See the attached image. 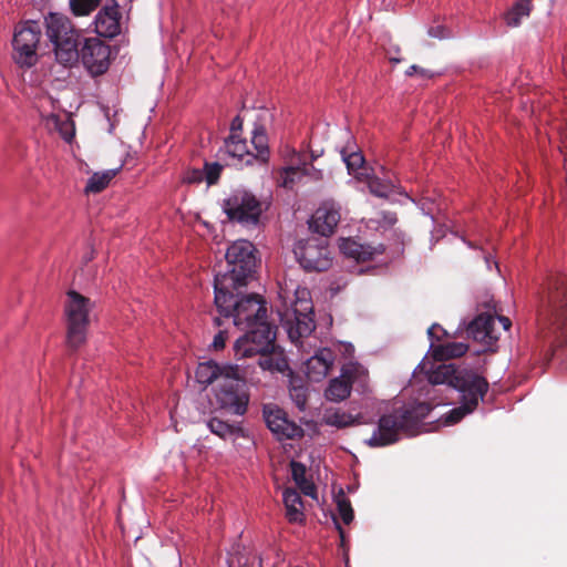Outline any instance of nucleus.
I'll use <instances>...</instances> for the list:
<instances>
[{
    "instance_id": "obj_7",
    "label": "nucleus",
    "mask_w": 567,
    "mask_h": 567,
    "mask_svg": "<svg viewBox=\"0 0 567 567\" xmlns=\"http://www.w3.org/2000/svg\"><path fill=\"white\" fill-rule=\"evenodd\" d=\"M313 306L306 289L297 291L292 307L281 316V322L292 342L308 337L316 329Z\"/></svg>"
},
{
    "instance_id": "obj_20",
    "label": "nucleus",
    "mask_w": 567,
    "mask_h": 567,
    "mask_svg": "<svg viewBox=\"0 0 567 567\" xmlns=\"http://www.w3.org/2000/svg\"><path fill=\"white\" fill-rule=\"evenodd\" d=\"M549 303L554 324L561 331L567 341V281L563 280L559 287L549 295Z\"/></svg>"
},
{
    "instance_id": "obj_37",
    "label": "nucleus",
    "mask_w": 567,
    "mask_h": 567,
    "mask_svg": "<svg viewBox=\"0 0 567 567\" xmlns=\"http://www.w3.org/2000/svg\"><path fill=\"white\" fill-rule=\"evenodd\" d=\"M289 394L291 400L296 403V405L303 410L307 404V388L303 384H296L295 382L291 383V386L289 389Z\"/></svg>"
},
{
    "instance_id": "obj_38",
    "label": "nucleus",
    "mask_w": 567,
    "mask_h": 567,
    "mask_svg": "<svg viewBox=\"0 0 567 567\" xmlns=\"http://www.w3.org/2000/svg\"><path fill=\"white\" fill-rule=\"evenodd\" d=\"M223 171V166L217 163H208L206 162L204 165V179L207 182L208 185H214L218 182L220 174Z\"/></svg>"
},
{
    "instance_id": "obj_4",
    "label": "nucleus",
    "mask_w": 567,
    "mask_h": 567,
    "mask_svg": "<svg viewBox=\"0 0 567 567\" xmlns=\"http://www.w3.org/2000/svg\"><path fill=\"white\" fill-rule=\"evenodd\" d=\"M45 33L54 47L59 63L72 65L79 60V34L69 18L60 13H50L44 19Z\"/></svg>"
},
{
    "instance_id": "obj_21",
    "label": "nucleus",
    "mask_w": 567,
    "mask_h": 567,
    "mask_svg": "<svg viewBox=\"0 0 567 567\" xmlns=\"http://www.w3.org/2000/svg\"><path fill=\"white\" fill-rule=\"evenodd\" d=\"M297 163H293L287 167H284L280 172V185L285 188H292V186L300 181L302 176L317 175L319 172L315 169L312 165L302 159L301 154H296Z\"/></svg>"
},
{
    "instance_id": "obj_26",
    "label": "nucleus",
    "mask_w": 567,
    "mask_h": 567,
    "mask_svg": "<svg viewBox=\"0 0 567 567\" xmlns=\"http://www.w3.org/2000/svg\"><path fill=\"white\" fill-rule=\"evenodd\" d=\"M460 367L455 364H439L434 370L427 372V381L431 384H447L449 386H453L454 377H456V372Z\"/></svg>"
},
{
    "instance_id": "obj_11",
    "label": "nucleus",
    "mask_w": 567,
    "mask_h": 567,
    "mask_svg": "<svg viewBox=\"0 0 567 567\" xmlns=\"http://www.w3.org/2000/svg\"><path fill=\"white\" fill-rule=\"evenodd\" d=\"M453 389L460 393V401H465L477 406L478 402L486 395L489 383L476 371L460 368L454 377Z\"/></svg>"
},
{
    "instance_id": "obj_40",
    "label": "nucleus",
    "mask_w": 567,
    "mask_h": 567,
    "mask_svg": "<svg viewBox=\"0 0 567 567\" xmlns=\"http://www.w3.org/2000/svg\"><path fill=\"white\" fill-rule=\"evenodd\" d=\"M290 467H291V476L296 484L307 477L306 476L307 468L302 463L291 461Z\"/></svg>"
},
{
    "instance_id": "obj_18",
    "label": "nucleus",
    "mask_w": 567,
    "mask_h": 567,
    "mask_svg": "<svg viewBox=\"0 0 567 567\" xmlns=\"http://www.w3.org/2000/svg\"><path fill=\"white\" fill-rule=\"evenodd\" d=\"M357 371L358 369L353 365L344 367L339 378L330 380L324 391L326 399L332 402H340L350 396Z\"/></svg>"
},
{
    "instance_id": "obj_19",
    "label": "nucleus",
    "mask_w": 567,
    "mask_h": 567,
    "mask_svg": "<svg viewBox=\"0 0 567 567\" xmlns=\"http://www.w3.org/2000/svg\"><path fill=\"white\" fill-rule=\"evenodd\" d=\"M336 360L331 349H319L315 355L306 362V373L311 381L319 382L327 377Z\"/></svg>"
},
{
    "instance_id": "obj_13",
    "label": "nucleus",
    "mask_w": 567,
    "mask_h": 567,
    "mask_svg": "<svg viewBox=\"0 0 567 567\" xmlns=\"http://www.w3.org/2000/svg\"><path fill=\"white\" fill-rule=\"evenodd\" d=\"M262 414L267 427L277 435L278 440H292L302 435V429L289 421L286 412L277 405H265Z\"/></svg>"
},
{
    "instance_id": "obj_42",
    "label": "nucleus",
    "mask_w": 567,
    "mask_h": 567,
    "mask_svg": "<svg viewBox=\"0 0 567 567\" xmlns=\"http://www.w3.org/2000/svg\"><path fill=\"white\" fill-rule=\"evenodd\" d=\"M228 338V332L226 329H219V331L215 334L212 347L214 350L218 351L225 348L226 340Z\"/></svg>"
},
{
    "instance_id": "obj_12",
    "label": "nucleus",
    "mask_w": 567,
    "mask_h": 567,
    "mask_svg": "<svg viewBox=\"0 0 567 567\" xmlns=\"http://www.w3.org/2000/svg\"><path fill=\"white\" fill-rule=\"evenodd\" d=\"M79 58L93 76L102 75L110 66L111 48L100 39L90 38L79 50Z\"/></svg>"
},
{
    "instance_id": "obj_39",
    "label": "nucleus",
    "mask_w": 567,
    "mask_h": 567,
    "mask_svg": "<svg viewBox=\"0 0 567 567\" xmlns=\"http://www.w3.org/2000/svg\"><path fill=\"white\" fill-rule=\"evenodd\" d=\"M343 161L350 174L355 173L364 164V157L360 152H352L350 154L343 153Z\"/></svg>"
},
{
    "instance_id": "obj_32",
    "label": "nucleus",
    "mask_w": 567,
    "mask_h": 567,
    "mask_svg": "<svg viewBox=\"0 0 567 567\" xmlns=\"http://www.w3.org/2000/svg\"><path fill=\"white\" fill-rule=\"evenodd\" d=\"M370 192L381 198L389 197L394 192V185L389 181L373 177L368 183Z\"/></svg>"
},
{
    "instance_id": "obj_52",
    "label": "nucleus",
    "mask_w": 567,
    "mask_h": 567,
    "mask_svg": "<svg viewBox=\"0 0 567 567\" xmlns=\"http://www.w3.org/2000/svg\"><path fill=\"white\" fill-rule=\"evenodd\" d=\"M439 327H440L439 324H433L432 327L429 328L427 333H429L430 338H433L434 329H436Z\"/></svg>"
},
{
    "instance_id": "obj_22",
    "label": "nucleus",
    "mask_w": 567,
    "mask_h": 567,
    "mask_svg": "<svg viewBox=\"0 0 567 567\" xmlns=\"http://www.w3.org/2000/svg\"><path fill=\"white\" fill-rule=\"evenodd\" d=\"M401 415H404L408 426L414 435L421 422L432 411V405L427 402H417L408 408L398 409Z\"/></svg>"
},
{
    "instance_id": "obj_47",
    "label": "nucleus",
    "mask_w": 567,
    "mask_h": 567,
    "mask_svg": "<svg viewBox=\"0 0 567 567\" xmlns=\"http://www.w3.org/2000/svg\"><path fill=\"white\" fill-rule=\"evenodd\" d=\"M382 221L388 226H393L398 221L396 214L392 212H383Z\"/></svg>"
},
{
    "instance_id": "obj_27",
    "label": "nucleus",
    "mask_w": 567,
    "mask_h": 567,
    "mask_svg": "<svg viewBox=\"0 0 567 567\" xmlns=\"http://www.w3.org/2000/svg\"><path fill=\"white\" fill-rule=\"evenodd\" d=\"M120 168L109 169L103 173H94L87 181L85 193H100L105 189L110 182L116 176Z\"/></svg>"
},
{
    "instance_id": "obj_33",
    "label": "nucleus",
    "mask_w": 567,
    "mask_h": 567,
    "mask_svg": "<svg viewBox=\"0 0 567 567\" xmlns=\"http://www.w3.org/2000/svg\"><path fill=\"white\" fill-rule=\"evenodd\" d=\"M477 406L475 405H472L465 401H460V405L452 409L446 417H445V423L447 424H455L457 422H460L465 415L472 413L473 411L476 410Z\"/></svg>"
},
{
    "instance_id": "obj_10",
    "label": "nucleus",
    "mask_w": 567,
    "mask_h": 567,
    "mask_svg": "<svg viewBox=\"0 0 567 567\" xmlns=\"http://www.w3.org/2000/svg\"><path fill=\"white\" fill-rule=\"evenodd\" d=\"M413 435L410 427L396 409L391 413L383 414L378 422V429L373 432L372 436L367 440L370 447H382L396 443L400 440V433Z\"/></svg>"
},
{
    "instance_id": "obj_46",
    "label": "nucleus",
    "mask_w": 567,
    "mask_h": 567,
    "mask_svg": "<svg viewBox=\"0 0 567 567\" xmlns=\"http://www.w3.org/2000/svg\"><path fill=\"white\" fill-rule=\"evenodd\" d=\"M415 73H419L421 74L422 76H425V78H430L433 75V73H431L429 70L426 69H423V68H420L419 65H411L408 70H406V74L408 75H413Z\"/></svg>"
},
{
    "instance_id": "obj_6",
    "label": "nucleus",
    "mask_w": 567,
    "mask_h": 567,
    "mask_svg": "<svg viewBox=\"0 0 567 567\" xmlns=\"http://www.w3.org/2000/svg\"><path fill=\"white\" fill-rule=\"evenodd\" d=\"M42 25L39 21L20 22L12 38V59L22 69L34 66L40 58Z\"/></svg>"
},
{
    "instance_id": "obj_34",
    "label": "nucleus",
    "mask_w": 567,
    "mask_h": 567,
    "mask_svg": "<svg viewBox=\"0 0 567 567\" xmlns=\"http://www.w3.org/2000/svg\"><path fill=\"white\" fill-rule=\"evenodd\" d=\"M101 0H70V7L75 16H89L100 6Z\"/></svg>"
},
{
    "instance_id": "obj_16",
    "label": "nucleus",
    "mask_w": 567,
    "mask_h": 567,
    "mask_svg": "<svg viewBox=\"0 0 567 567\" xmlns=\"http://www.w3.org/2000/svg\"><path fill=\"white\" fill-rule=\"evenodd\" d=\"M121 13L117 4L103 7L95 17V32L104 38H114L121 32Z\"/></svg>"
},
{
    "instance_id": "obj_15",
    "label": "nucleus",
    "mask_w": 567,
    "mask_h": 567,
    "mask_svg": "<svg viewBox=\"0 0 567 567\" xmlns=\"http://www.w3.org/2000/svg\"><path fill=\"white\" fill-rule=\"evenodd\" d=\"M239 364H218L214 361L199 363L195 375L198 383L209 385L215 381L219 383L228 375H237Z\"/></svg>"
},
{
    "instance_id": "obj_29",
    "label": "nucleus",
    "mask_w": 567,
    "mask_h": 567,
    "mask_svg": "<svg viewBox=\"0 0 567 567\" xmlns=\"http://www.w3.org/2000/svg\"><path fill=\"white\" fill-rule=\"evenodd\" d=\"M225 150L227 154L239 159L244 156H249L250 158L247 159V163H250L254 157L247 148V142L241 140L238 134H230L225 140Z\"/></svg>"
},
{
    "instance_id": "obj_31",
    "label": "nucleus",
    "mask_w": 567,
    "mask_h": 567,
    "mask_svg": "<svg viewBox=\"0 0 567 567\" xmlns=\"http://www.w3.org/2000/svg\"><path fill=\"white\" fill-rule=\"evenodd\" d=\"M342 252L350 257L355 259L357 261H368L372 259V252L367 250L363 245L354 241V240H346L340 246Z\"/></svg>"
},
{
    "instance_id": "obj_3",
    "label": "nucleus",
    "mask_w": 567,
    "mask_h": 567,
    "mask_svg": "<svg viewBox=\"0 0 567 567\" xmlns=\"http://www.w3.org/2000/svg\"><path fill=\"white\" fill-rule=\"evenodd\" d=\"M256 368V359L249 364L241 363L237 375H228L218 383L215 396L220 409L235 415L246 414L250 400L246 383L255 380Z\"/></svg>"
},
{
    "instance_id": "obj_48",
    "label": "nucleus",
    "mask_w": 567,
    "mask_h": 567,
    "mask_svg": "<svg viewBox=\"0 0 567 567\" xmlns=\"http://www.w3.org/2000/svg\"><path fill=\"white\" fill-rule=\"evenodd\" d=\"M243 128V118L237 115L233 118L230 123V134H238L239 131Z\"/></svg>"
},
{
    "instance_id": "obj_28",
    "label": "nucleus",
    "mask_w": 567,
    "mask_h": 567,
    "mask_svg": "<svg viewBox=\"0 0 567 567\" xmlns=\"http://www.w3.org/2000/svg\"><path fill=\"white\" fill-rule=\"evenodd\" d=\"M251 144L257 151L256 158L266 162L269 157L268 136L262 125H256L252 131Z\"/></svg>"
},
{
    "instance_id": "obj_45",
    "label": "nucleus",
    "mask_w": 567,
    "mask_h": 567,
    "mask_svg": "<svg viewBox=\"0 0 567 567\" xmlns=\"http://www.w3.org/2000/svg\"><path fill=\"white\" fill-rule=\"evenodd\" d=\"M429 35L432 38L444 39L449 37V31L443 25L432 27L429 29Z\"/></svg>"
},
{
    "instance_id": "obj_2",
    "label": "nucleus",
    "mask_w": 567,
    "mask_h": 567,
    "mask_svg": "<svg viewBox=\"0 0 567 567\" xmlns=\"http://www.w3.org/2000/svg\"><path fill=\"white\" fill-rule=\"evenodd\" d=\"M225 257L226 271L216 274L214 290L246 289L257 266L254 245L248 240L235 241L228 247Z\"/></svg>"
},
{
    "instance_id": "obj_5",
    "label": "nucleus",
    "mask_w": 567,
    "mask_h": 567,
    "mask_svg": "<svg viewBox=\"0 0 567 567\" xmlns=\"http://www.w3.org/2000/svg\"><path fill=\"white\" fill-rule=\"evenodd\" d=\"M91 309L92 302L89 298L74 290L68 292V300L64 306L66 344L72 350L79 349L86 341Z\"/></svg>"
},
{
    "instance_id": "obj_1",
    "label": "nucleus",
    "mask_w": 567,
    "mask_h": 567,
    "mask_svg": "<svg viewBox=\"0 0 567 567\" xmlns=\"http://www.w3.org/2000/svg\"><path fill=\"white\" fill-rule=\"evenodd\" d=\"M214 302L218 316L214 317L215 327L220 328L224 320L245 333L234 346L237 360L256 358L261 371L285 372L288 369L284 352L276 344L277 327L269 321L266 300L258 293H247L245 289H216Z\"/></svg>"
},
{
    "instance_id": "obj_35",
    "label": "nucleus",
    "mask_w": 567,
    "mask_h": 567,
    "mask_svg": "<svg viewBox=\"0 0 567 567\" xmlns=\"http://www.w3.org/2000/svg\"><path fill=\"white\" fill-rule=\"evenodd\" d=\"M326 423L342 429L355 424V420L351 414L336 411L326 415Z\"/></svg>"
},
{
    "instance_id": "obj_41",
    "label": "nucleus",
    "mask_w": 567,
    "mask_h": 567,
    "mask_svg": "<svg viewBox=\"0 0 567 567\" xmlns=\"http://www.w3.org/2000/svg\"><path fill=\"white\" fill-rule=\"evenodd\" d=\"M203 181H204V173L199 168L188 169L183 177V182L187 183V184H197Z\"/></svg>"
},
{
    "instance_id": "obj_49",
    "label": "nucleus",
    "mask_w": 567,
    "mask_h": 567,
    "mask_svg": "<svg viewBox=\"0 0 567 567\" xmlns=\"http://www.w3.org/2000/svg\"><path fill=\"white\" fill-rule=\"evenodd\" d=\"M61 134L65 141H71V138L74 136L73 128H71V125L68 123H63L62 127H60Z\"/></svg>"
},
{
    "instance_id": "obj_9",
    "label": "nucleus",
    "mask_w": 567,
    "mask_h": 567,
    "mask_svg": "<svg viewBox=\"0 0 567 567\" xmlns=\"http://www.w3.org/2000/svg\"><path fill=\"white\" fill-rule=\"evenodd\" d=\"M295 256L306 271H326L332 265L331 252L327 240L308 239L299 241L293 249Z\"/></svg>"
},
{
    "instance_id": "obj_43",
    "label": "nucleus",
    "mask_w": 567,
    "mask_h": 567,
    "mask_svg": "<svg viewBox=\"0 0 567 567\" xmlns=\"http://www.w3.org/2000/svg\"><path fill=\"white\" fill-rule=\"evenodd\" d=\"M297 486L300 488V491L307 495V496H316V486L315 484L308 480L307 477L297 483Z\"/></svg>"
},
{
    "instance_id": "obj_44",
    "label": "nucleus",
    "mask_w": 567,
    "mask_h": 567,
    "mask_svg": "<svg viewBox=\"0 0 567 567\" xmlns=\"http://www.w3.org/2000/svg\"><path fill=\"white\" fill-rule=\"evenodd\" d=\"M297 486L300 488V491L307 495V496H316V486L315 484L308 480L307 477L297 483Z\"/></svg>"
},
{
    "instance_id": "obj_17",
    "label": "nucleus",
    "mask_w": 567,
    "mask_h": 567,
    "mask_svg": "<svg viewBox=\"0 0 567 567\" xmlns=\"http://www.w3.org/2000/svg\"><path fill=\"white\" fill-rule=\"evenodd\" d=\"M494 322L495 318L492 315L481 313L468 323L466 332L475 341L491 347L498 340L495 334Z\"/></svg>"
},
{
    "instance_id": "obj_36",
    "label": "nucleus",
    "mask_w": 567,
    "mask_h": 567,
    "mask_svg": "<svg viewBox=\"0 0 567 567\" xmlns=\"http://www.w3.org/2000/svg\"><path fill=\"white\" fill-rule=\"evenodd\" d=\"M337 508L339 516L341 517L344 524H350L353 520V509L351 503L348 498L344 497L343 493L337 499Z\"/></svg>"
},
{
    "instance_id": "obj_25",
    "label": "nucleus",
    "mask_w": 567,
    "mask_h": 567,
    "mask_svg": "<svg viewBox=\"0 0 567 567\" xmlns=\"http://www.w3.org/2000/svg\"><path fill=\"white\" fill-rule=\"evenodd\" d=\"M468 346L463 342H446L433 348L432 355L436 361H445L464 355Z\"/></svg>"
},
{
    "instance_id": "obj_8",
    "label": "nucleus",
    "mask_w": 567,
    "mask_h": 567,
    "mask_svg": "<svg viewBox=\"0 0 567 567\" xmlns=\"http://www.w3.org/2000/svg\"><path fill=\"white\" fill-rule=\"evenodd\" d=\"M223 210L231 221L256 226L262 214V204L252 193L236 189L224 199Z\"/></svg>"
},
{
    "instance_id": "obj_50",
    "label": "nucleus",
    "mask_w": 567,
    "mask_h": 567,
    "mask_svg": "<svg viewBox=\"0 0 567 567\" xmlns=\"http://www.w3.org/2000/svg\"><path fill=\"white\" fill-rule=\"evenodd\" d=\"M498 320H499V322L503 324V327H504V329H505V330H508V329H509V327H511V324H512V323H511V320H509L507 317L499 316V317H498Z\"/></svg>"
},
{
    "instance_id": "obj_24",
    "label": "nucleus",
    "mask_w": 567,
    "mask_h": 567,
    "mask_svg": "<svg viewBox=\"0 0 567 567\" xmlns=\"http://www.w3.org/2000/svg\"><path fill=\"white\" fill-rule=\"evenodd\" d=\"M284 503L286 507V515L289 522L300 523L303 519L302 499L300 494L292 488H286L284 492Z\"/></svg>"
},
{
    "instance_id": "obj_51",
    "label": "nucleus",
    "mask_w": 567,
    "mask_h": 567,
    "mask_svg": "<svg viewBox=\"0 0 567 567\" xmlns=\"http://www.w3.org/2000/svg\"><path fill=\"white\" fill-rule=\"evenodd\" d=\"M334 524H336V527L340 534V538H341V546L344 545V530L342 529V527L340 526L339 522L334 518Z\"/></svg>"
},
{
    "instance_id": "obj_23",
    "label": "nucleus",
    "mask_w": 567,
    "mask_h": 567,
    "mask_svg": "<svg viewBox=\"0 0 567 567\" xmlns=\"http://www.w3.org/2000/svg\"><path fill=\"white\" fill-rule=\"evenodd\" d=\"M207 427L209 431L223 440H227L231 436L245 437L246 433L240 423H228L220 420L219 417H210L207 421Z\"/></svg>"
},
{
    "instance_id": "obj_30",
    "label": "nucleus",
    "mask_w": 567,
    "mask_h": 567,
    "mask_svg": "<svg viewBox=\"0 0 567 567\" xmlns=\"http://www.w3.org/2000/svg\"><path fill=\"white\" fill-rule=\"evenodd\" d=\"M532 10L530 0H518L513 8L505 14V20L509 27H518L524 17H528Z\"/></svg>"
},
{
    "instance_id": "obj_14",
    "label": "nucleus",
    "mask_w": 567,
    "mask_h": 567,
    "mask_svg": "<svg viewBox=\"0 0 567 567\" xmlns=\"http://www.w3.org/2000/svg\"><path fill=\"white\" fill-rule=\"evenodd\" d=\"M341 219V206L334 200H326L316 210L310 227L321 236L333 234Z\"/></svg>"
}]
</instances>
